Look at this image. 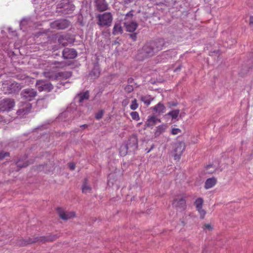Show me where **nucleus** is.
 Here are the masks:
<instances>
[{"label": "nucleus", "mask_w": 253, "mask_h": 253, "mask_svg": "<svg viewBox=\"0 0 253 253\" xmlns=\"http://www.w3.org/2000/svg\"><path fill=\"white\" fill-rule=\"evenodd\" d=\"M164 42L163 40L151 42L146 43L139 51V54L142 58L150 57L158 51L162 49Z\"/></svg>", "instance_id": "f257e3e1"}, {"label": "nucleus", "mask_w": 253, "mask_h": 253, "mask_svg": "<svg viewBox=\"0 0 253 253\" xmlns=\"http://www.w3.org/2000/svg\"><path fill=\"white\" fill-rule=\"evenodd\" d=\"M59 236L57 234H50L47 236H34L28 239L20 240L17 244L22 246H26L29 244L35 243H45L46 242H52L59 238Z\"/></svg>", "instance_id": "f03ea898"}, {"label": "nucleus", "mask_w": 253, "mask_h": 253, "mask_svg": "<svg viewBox=\"0 0 253 253\" xmlns=\"http://www.w3.org/2000/svg\"><path fill=\"white\" fill-rule=\"evenodd\" d=\"M23 85L15 82L5 81L2 83L1 89L4 94H12L19 92Z\"/></svg>", "instance_id": "7ed1b4c3"}, {"label": "nucleus", "mask_w": 253, "mask_h": 253, "mask_svg": "<svg viewBox=\"0 0 253 253\" xmlns=\"http://www.w3.org/2000/svg\"><path fill=\"white\" fill-rule=\"evenodd\" d=\"M96 18L98 20L97 24L100 27H109L111 26L113 21V16L111 12H106L99 14Z\"/></svg>", "instance_id": "20e7f679"}, {"label": "nucleus", "mask_w": 253, "mask_h": 253, "mask_svg": "<svg viewBox=\"0 0 253 253\" xmlns=\"http://www.w3.org/2000/svg\"><path fill=\"white\" fill-rule=\"evenodd\" d=\"M57 8L59 12L66 15L72 13L75 10V6L68 0H62L57 4Z\"/></svg>", "instance_id": "39448f33"}, {"label": "nucleus", "mask_w": 253, "mask_h": 253, "mask_svg": "<svg viewBox=\"0 0 253 253\" xmlns=\"http://www.w3.org/2000/svg\"><path fill=\"white\" fill-rule=\"evenodd\" d=\"M172 205L176 209L185 210L187 207L185 197L181 195L177 196L173 199Z\"/></svg>", "instance_id": "423d86ee"}, {"label": "nucleus", "mask_w": 253, "mask_h": 253, "mask_svg": "<svg viewBox=\"0 0 253 253\" xmlns=\"http://www.w3.org/2000/svg\"><path fill=\"white\" fill-rule=\"evenodd\" d=\"M15 106L13 99L4 98L0 101V112L9 111Z\"/></svg>", "instance_id": "0eeeda50"}, {"label": "nucleus", "mask_w": 253, "mask_h": 253, "mask_svg": "<svg viewBox=\"0 0 253 253\" xmlns=\"http://www.w3.org/2000/svg\"><path fill=\"white\" fill-rule=\"evenodd\" d=\"M70 22L65 19L55 20L50 24V28L53 29L63 30L69 26Z\"/></svg>", "instance_id": "6e6552de"}, {"label": "nucleus", "mask_w": 253, "mask_h": 253, "mask_svg": "<svg viewBox=\"0 0 253 253\" xmlns=\"http://www.w3.org/2000/svg\"><path fill=\"white\" fill-rule=\"evenodd\" d=\"M36 85L40 92L42 91L49 92L53 88V86L51 83L44 80H38Z\"/></svg>", "instance_id": "1a4fd4ad"}, {"label": "nucleus", "mask_w": 253, "mask_h": 253, "mask_svg": "<svg viewBox=\"0 0 253 253\" xmlns=\"http://www.w3.org/2000/svg\"><path fill=\"white\" fill-rule=\"evenodd\" d=\"M37 92L33 88H26L23 90L21 93L22 98L28 101H32L37 96Z\"/></svg>", "instance_id": "9d476101"}, {"label": "nucleus", "mask_w": 253, "mask_h": 253, "mask_svg": "<svg viewBox=\"0 0 253 253\" xmlns=\"http://www.w3.org/2000/svg\"><path fill=\"white\" fill-rule=\"evenodd\" d=\"M56 210L60 218L64 220L72 219L76 215L74 211H66L62 208H57Z\"/></svg>", "instance_id": "9b49d317"}, {"label": "nucleus", "mask_w": 253, "mask_h": 253, "mask_svg": "<svg viewBox=\"0 0 253 253\" xmlns=\"http://www.w3.org/2000/svg\"><path fill=\"white\" fill-rule=\"evenodd\" d=\"M185 149V143L182 141H180L176 143L174 146V154L173 157L174 160H179L182 155L183 151Z\"/></svg>", "instance_id": "f8f14e48"}, {"label": "nucleus", "mask_w": 253, "mask_h": 253, "mask_svg": "<svg viewBox=\"0 0 253 253\" xmlns=\"http://www.w3.org/2000/svg\"><path fill=\"white\" fill-rule=\"evenodd\" d=\"M45 76L46 77H49L50 79L52 80H61L63 79H68L71 76V74L70 72H58L51 76H49L48 75L47 73H46Z\"/></svg>", "instance_id": "ddd939ff"}, {"label": "nucleus", "mask_w": 253, "mask_h": 253, "mask_svg": "<svg viewBox=\"0 0 253 253\" xmlns=\"http://www.w3.org/2000/svg\"><path fill=\"white\" fill-rule=\"evenodd\" d=\"M62 55L65 59H74L77 56V52L73 48H65L63 50Z\"/></svg>", "instance_id": "4468645a"}, {"label": "nucleus", "mask_w": 253, "mask_h": 253, "mask_svg": "<svg viewBox=\"0 0 253 253\" xmlns=\"http://www.w3.org/2000/svg\"><path fill=\"white\" fill-rule=\"evenodd\" d=\"M95 6L98 11L103 12L109 9V5L105 0H95Z\"/></svg>", "instance_id": "2eb2a0df"}, {"label": "nucleus", "mask_w": 253, "mask_h": 253, "mask_svg": "<svg viewBox=\"0 0 253 253\" xmlns=\"http://www.w3.org/2000/svg\"><path fill=\"white\" fill-rule=\"evenodd\" d=\"M161 122V120L159 119L155 115H151L148 116V119L145 122V126L146 127L152 128L156 125L157 123Z\"/></svg>", "instance_id": "dca6fc26"}, {"label": "nucleus", "mask_w": 253, "mask_h": 253, "mask_svg": "<svg viewBox=\"0 0 253 253\" xmlns=\"http://www.w3.org/2000/svg\"><path fill=\"white\" fill-rule=\"evenodd\" d=\"M151 109L154 111L155 114L160 115L165 112L166 108L163 103L159 102L155 106L151 107Z\"/></svg>", "instance_id": "f3484780"}, {"label": "nucleus", "mask_w": 253, "mask_h": 253, "mask_svg": "<svg viewBox=\"0 0 253 253\" xmlns=\"http://www.w3.org/2000/svg\"><path fill=\"white\" fill-rule=\"evenodd\" d=\"M32 108V104L30 103H24L23 104L22 108L19 109L17 113L19 115H25L30 112Z\"/></svg>", "instance_id": "a211bd4d"}, {"label": "nucleus", "mask_w": 253, "mask_h": 253, "mask_svg": "<svg viewBox=\"0 0 253 253\" xmlns=\"http://www.w3.org/2000/svg\"><path fill=\"white\" fill-rule=\"evenodd\" d=\"M100 73V70L99 67L98 66L95 65L89 73V76L91 78V79L94 80L99 77Z\"/></svg>", "instance_id": "6ab92c4d"}, {"label": "nucleus", "mask_w": 253, "mask_h": 253, "mask_svg": "<svg viewBox=\"0 0 253 253\" xmlns=\"http://www.w3.org/2000/svg\"><path fill=\"white\" fill-rule=\"evenodd\" d=\"M216 182L217 179L214 177L208 178L205 183V188L206 189H210L213 187L216 184Z\"/></svg>", "instance_id": "aec40b11"}, {"label": "nucleus", "mask_w": 253, "mask_h": 253, "mask_svg": "<svg viewBox=\"0 0 253 253\" xmlns=\"http://www.w3.org/2000/svg\"><path fill=\"white\" fill-rule=\"evenodd\" d=\"M137 146V140L136 137L132 136L130 137L126 145V149H128L129 148H136Z\"/></svg>", "instance_id": "412c9836"}, {"label": "nucleus", "mask_w": 253, "mask_h": 253, "mask_svg": "<svg viewBox=\"0 0 253 253\" xmlns=\"http://www.w3.org/2000/svg\"><path fill=\"white\" fill-rule=\"evenodd\" d=\"M167 128V126L165 124H162L159 126L156 127V131L155 132V136H158L162 133L164 132Z\"/></svg>", "instance_id": "4be33fe9"}, {"label": "nucleus", "mask_w": 253, "mask_h": 253, "mask_svg": "<svg viewBox=\"0 0 253 253\" xmlns=\"http://www.w3.org/2000/svg\"><path fill=\"white\" fill-rule=\"evenodd\" d=\"M138 24L137 23L134 22H131L126 25V30L127 32H133L137 28Z\"/></svg>", "instance_id": "5701e85b"}, {"label": "nucleus", "mask_w": 253, "mask_h": 253, "mask_svg": "<svg viewBox=\"0 0 253 253\" xmlns=\"http://www.w3.org/2000/svg\"><path fill=\"white\" fill-rule=\"evenodd\" d=\"M123 28L119 23H116L114 26L112 34L114 35L121 34L123 33Z\"/></svg>", "instance_id": "b1692460"}, {"label": "nucleus", "mask_w": 253, "mask_h": 253, "mask_svg": "<svg viewBox=\"0 0 253 253\" xmlns=\"http://www.w3.org/2000/svg\"><path fill=\"white\" fill-rule=\"evenodd\" d=\"M180 113V110L179 109L172 110L169 112L167 115L170 116L172 120L176 119Z\"/></svg>", "instance_id": "393cba45"}, {"label": "nucleus", "mask_w": 253, "mask_h": 253, "mask_svg": "<svg viewBox=\"0 0 253 253\" xmlns=\"http://www.w3.org/2000/svg\"><path fill=\"white\" fill-rule=\"evenodd\" d=\"M91 190V188L89 185L87 184V179H85L84 183L82 186V191L83 193H87L90 192Z\"/></svg>", "instance_id": "a878e982"}, {"label": "nucleus", "mask_w": 253, "mask_h": 253, "mask_svg": "<svg viewBox=\"0 0 253 253\" xmlns=\"http://www.w3.org/2000/svg\"><path fill=\"white\" fill-rule=\"evenodd\" d=\"M204 203V200L202 198H197L195 202H194V205L196 207V209H199L203 208Z\"/></svg>", "instance_id": "bb28decb"}, {"label": "nucleus", "mask_w": 253, "mask_h": 253, "mask_svg": "<svg viewBox=\"0 0 253 253\" xmlns=\"http://www.w3.org/2000/svg\"><path fill=\"white\" fill-rule=\"evenodd\" d=\"M79 97V102H82L84 99H88L89 98V92L87 91L83 93H80L78 95Z\"/></svg>", "instance_id": "cd10ccee"}, {"label": "nucleus", "mask_w": 253, "mask_h": 253, "mask_svg": "<svg viewBox=\"0 0 253 253\" xmlns=\"http://www.w3.org/2000/svg\"><path fill=\"white\" fill-rule=\"evenodd\" d=\"M215 168L212 165H210L208 166L204 170L205 173L212 174L215 171Z\"/></svg>", "instance_id": "c85d7f7f"}, {"label": "nucleus", "mask_w": 253, "mask_h": 253, "mask_svg": "<svg viewBox=\"0 0 253 253\" xmlns=\"http://www.w3.org/2000/svg\"><path fill=\"white\" fill-rule=\"evenodd\" d=\"M154 99L153 98H151L149 96H142L141 97V100L144 102L145 104L148 106L150 104L152 101Z\"/></svg>", "instance_id": "c756f323"}, {"label": "nucleus", "mask_w": 253, "mask_h": 253, "mask_svg": "<svg viewBox=\"0 0 253 253\" xmlns=\"http://www.w3.org/2000/svg\"><path fill=\"white\" fill-rule=\"evenodd\" d=\"M196 210L198 211V213H199V214L200 215V218L201 219H203L205 218V215L206 214V211L205 210H204L203 209V208L197 209Z\"/></svg>", "instance_id": "7c9ffc66"}, {"label": "nucleus", "mask_w": 253, "mask_h": 253, "mask_svg": "<svg viewBox=\"0 0 253 253\" xmlns=\"http://www.w3.org/2000/svg\"><path fill=\"white\" fill-rule=\"evenodd\" d=\"M138 107V104L137 103V101L136 99H134L131 102V105H130V108L131 110H136Z\"/></svg>", "instance_id": "2f4dec72"}, {"label": "nucleus", "mask_w": 253, "mask_h": 253, "mask_svg": "<svg viewBox=\"0 0 253 253\" xmlns=\"http://www.w3.org/2000/svg\"><path fill=\"white\" fill-rule=\"evenodd\" d=\"M130 115L131 118L134 120L138 121L140 119L139 114L136 111L131 112Z\"/></svg>", "instance_id": "473e14b6"}, {"label": "nucleus", "mask_w": 253, "mask_h": 253, "mask_svg": "<svg viewBox=\"0 0 253 253\" xmlns=\"http://www.w3.org/2000/svg\"><path fill=\"white\" fill-rule=\"evenodd\" d=\"M203 229L204 230L212 231L213 227L211 224H205L203 225Z\"/></svg>", "instance_id": "72a5a7b5"}, {"label": "nucleus", "mask_w": 253, "mask_h": 253, "mask_svg": "<svg viewBox=\"0 0 253 253\" xmlns=\"http://www.w3.org/2000/svg\"><path fill=\"white\" fill-rule=\"evenodd\" d=\"M103 114L104 111L102 110H100L96 114L95 117L97 120H100L102 118Z\"/></svg>", "instance_id": "f704fd0d"}, {"label": "nucleus", "mask_w": 253, "mask_h": 253, "mask_svg": "<svg viewBox=\"0 0 253 253\" xmlns=\"http://www.w3.org/2000/svg\"><path fill=\"white\" fill-rule=\"evenodd\" d=\"M181 132V130L178 128H172L171 129V134L172 135H176Z\"/></svg>", "instance_id": "c9c22d12"}, {"label": "nucleus", "mask_w": 253, "mask_h": 253, "mask_svg": "<svg viewBox=\"0 0 253 253\" xmlns=\"http://www.w3.org/2000/svg\"><path fill=\"white\" fill-rule=\"evenodd\" d=\"M17 167L20 168H23V167H26L27 166L29 165V163H27V162H24L22 165L21 164V161H19L16 163Z\"/></svg>", "instance_id": "e433bc0d"}, {"label": "nucleus", "mask_w": 253, "mask_h": 253, "mask_svg": "<svg viewBox=\"0 0 253 253\" xmlns=\"http://www.w3.org/2000/svg\"><path fill=\"white\" fill-rule=\"evenodd\" d=\"M249 25L251 29L253 31V16H250Z\"/></svg>", "instance_id": "4c0bfd02"}, {"label": "nucleus", "mask_w": 253, "mask_h": 253, "mask_svg": "<svg viewBox=\"0 0 253 253\" xmlns=\"http://www.w3.org/2000/svg\"><path fill=\"white\" fill-rule=\"evenodd\" d=\"M125 90L126 92H131V91H133V87L132 85H126L125 88Z\"/></svg>", "instance_id": "58836bf2"}, {"label": "nucleus", "mask_w": 253, "mask_h": 253, "mask_svg": "<svg viewBox=\"0 0 253 253\" xmlns=\"http://www.w3.org/2000/svg\"><path fill=\"white\" fill-rule=\"evenodd\" d=\"M64 40V36L63 35H61L58 37V41L59 43L62 44V45H63V46H65L66 45L67 43L66 42V43L62 42V40Z\"/></svg>", "instance_id": "ea45409f"}, {"label": "nucleus", "mask_w": 253, "mask_h": 253, "mask_svg": "<svg viewBox=\"0 0 253 253\" xmlns=\"http://www.w3.org/2000/svg\"><path fill=\"white\" fill-rule=\"evenodd\" d=\"M9 156V153L7 152H0V160H2L5 157Z\"/></svg>", "instance_id": "a19ab883"}, {"label": "nucleus", "mask_w": 253, "mask_h": 253, "mask_svg": "<svg viewBox=\"0 0 253 253\" xmlns=\"http://www.w3.org/2000/svg\"><path fill=\"white\" fill-rule=\"evenodd\" d=\"M129 36L131 39L133 41H135L137 38V34L136 33H133L129 35Z\"/></svg>", "instance_id": "79ce46f5"}, {"label": "nucleus", "mask_w": 253, "mask_h": 253, "mask_svg": "<svg viewBox=\"0 0 253 253\" xmlns=\"http://www.w3.org/2000/svg\"><path fill=\"white\" fill-rule=\"evenodd\" d=\"M69 167L70 169L74 170L75 169V164L74 163H70Z\"/></svg>", "instance_id": "37998d69"}, {"label": "nucleus", "mask_w": 253, "mask_h": 253, "mask_svg": "<svg viewBox=\"0 0 253 253\" xmlns=\"http://www.w3.org/2000/svg\"><path fill=\"white\" fill-rule=\"evenodd\" d=\"M128 104V100L126 99L122 101V105L124 107L126 106Z\"/></svg>", "instance_id": "c03bdc74"}, {"label": "nucleus", "mask_w": 253, "mask_h": 253, "mask_svg": "<svg viewBox=\"0 0 253 253\" xmlns=\"http://www.w3.org/2000/svg\"><path fill=\"white\" fill-rule=\"evenodd\" d=\"M125 4H129L132 2V0H123Z\"/></svg>", "instance_id": "a18cd8bd"}, {"label": "nucleus", "mask_w": 253, "mask_h": 253, "mask_svg": "<svg viewBox=\"0 0 253 253\" xmlns=\"http://www.w3.org/2000/svg\"><path fill=\"white\" fill-rule=\"evenodd\" d=\"M133 81V79L132 78H129L127 80V82L128 83H132Z\"/></svg>", "instance_id": "49530a36"}, {"label": "nucleus", "mask_w": 253, "mask_h": 253, "mask_svg": "<svg viewBox=\"0 0 253 253\" xmlns=\"http://www.w3.org/2000/svg\"><path fill=\"white\" fill-rule=\"evenodd\" d=\"M126 15L127 16L132 17L133 16V14L131 13V11H130L128 13H127Z\"/></svg>", "instance_id": "de8ad7c7"}, {"label": "nucleus", "mask_w": 253, "mask_h": 253, "mask_svg": "<svg viewBox=\"0 0 253 253\" xmlns=\"http://www.w3.org/2000/svg\"><path fill=\"white\" fill-rule=\"evenodd\" d=\"M88 126L86 124H84L82 126H81V127H83L84 128L87 127Z\"/></svg>", "instance_id": "09e8293b"}, {"label": "nucleus", "mask_w": 253, "mask_h": 253, "mask_svg": "<svg viewBox=\"0 0 253 253\" xmlns=\"http://www.w3.org/2000/svg\"><path fill=\"white\" fill-rule=\"evenodd\" d=\"M181 69V66H179L178 68H177L176 69H175L174 70V72H176L177 71V70H180Z\"/></svg>", "instance_id": "8fccbe9b"}, {"label": "nucleus", "mask_w": 253, "mask_h": 253, "mask_svg": "<svg viewBox=\"0 0 253 253\" xmlns=\"http://www.w3.org/2000/svg\"><path fill=\"white\" fill-rule=\"evenodd\" d=\"M177 104L176 103H172V104L171 105V106H176V105H177Z\"/></svg>", "instance_id": "3c124183"}, {"label": "nucleus", "mask_w": 253, "mask_h": 253, "mask_svg": "<svg viewBox=\"0 0 253 253\" xmlns=\"http://www.w3.org/2000/svg\"><path fill=\"white\" fill-rule=\"evenodd\" d=\"M55 65H56V64H60V65H61V64H62V63H59V62H55Z\"/></svg>", "instance_id": "603ef678"}, {"label": "nucleus", "mask_w": 253, "mask_h": 253, "mask_svg": "<svg viewBox=\"0 0 253 253\" xmlns=\"http://www.w3.org/2000/svg\"><path fill=\"white\" fill-rule=\"evenodd\" d=\"M236 42V41L234 40L233 41V43H235Z\"/></svg>", "instance_id": "864d4df0"}, {"label": "nucleus", "mask_w": 253, "mask_h": 253, "mask_svg": "<svg viewBox=\"0 0 253 253\" xmlns=\"http://www.w3.org/2000/svg\"><path fill=\"white\" fill-rule=\"evenodd\" d=\"M63 66L62 65H57L56 67H62Z\"/></svg>", "instance_id": "5fc2aeb1"}, {"label": "nucleus", "mask_w": 253, "mask_h": 253, "mask_svg": "<svg viewBox=\"0 0 253 253\" xmlns=\"http://www.w3.org/2000/svg\"><path fill=\"white\" fill-rule=\"evenodd\" d=\"M69 1H70V0H68Z\"/></svg>", "instance_id": "6e6d98bb"}]
</instances>
